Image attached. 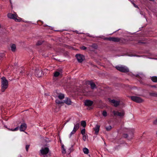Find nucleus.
Wrapping results in <instances>:
<instances>
[{
    "mask_svg": "<svg viewBox=\"0 0 157 157\" xmlns=\"http://www.w3.org/2000/svg\"><path fill=\"white\" fill-rule=\"evenodd\" d=\"M1 91L4 92L8 86V82L6 78L3 77L1 78Z\"/></svg>",
    "mask_w": 157,
    "mask_h": 157,
    "instance_id": "1",
    "label": "nucleus"
},
{
    "mask_svg": "<svg viewBox=\"0 0 157 157\" xmlns=\"http://www.w3.org/2000/svg\"><path fill=\"white\" fill-rule=\"evenodd\" d=\"M115 68L118 70L122 72H127L129 71L128 68L124 66H116Z\"/></svg>",
    "mask_w": 157,
    "mask_h": 157,
    "instance_id": "2",
    "label": "nucleus"
},
{
    "mask_svg": "<svg viewBox=\"0 0 157 157\" xmlns=\"http://www.w3.org/2000/svg\"><path fill=\"white\" fill-rule=\"evenodd\" d=\"M17 16L16 13L12 14L9 13L7 14V17L8 18L14 19L16 21H19L20 20L17 18Z\"/></svg>",
    "mask_w": 157,
    "mask_h": 157,
    "instance_id": "3",
    "label": "nucleus"
},
{
    "mask_svg": "<svg viewBox=\"0 0 157 157\" xmlns=\"http://www.w3.org/2000/svg\"><path fill=\"white\" fill-rule=\"evenodd\" d=\"M131 98L132 100L137 103H141L143 101V100L141 98L137 96H131Z\"/></svg>",
    "mask_w": 157,
    "mask_h": 157,
    "instance_id": "4",
    "label": "nucleus"
},
{
    "mask_svg": "<svg viewBox=\"0 0 157 157\" xmlns=\"http://www.w3.org/2000/svg\"><path fill=\"white\" fill-rule=\"evenodd\" d=\"M79 123H77L76 124H74V127L72 131L71 132L70 135V137L72 134L75 133L76 131L79 128Z\"/></svg>",
    "mask_w": 157,
    "mask_h": 157,
    "instance_id": "5",
    "label": "nucleus"
},
{
    "mask_svg": "<svg viewBox=\"0 0 157 157\" xmlns=\"http://www.w3.org/2000/svg\"><path fill=\"white\" fill-rule=\"evenodd\" d=\"M104 40L115 42H119L120 40V39L119 38L115 37H106L104 39Z\"/></svg>",
    "mask_w": 157,
    "mask_h": 157,
    "instance_id": "6",
    "label": "nucleus"
},
{
    "mask_svg": "<svg viewBox=\"0 0 157 157\" xmlns=\"http://www.w3.org/2000/svg\"><path fill=\"white\" fill-rule=\"evenodd\" d=\"M75 56L77 58L78 61L79 63L82 62L85 59L84 56L80 54H77Z\"/></svg>",
    "mask_w": 157,
    "mask_h": 157,
    "instance_id": "7",
    "label": "nucleus"
},
{
    "mask_svg": "<svg viewBox=\"0 0 157 157\" xmlns=\"http://www.w3.org/2000/svg\"><path fill=\"white\" fill-rule=\"evenodd\" d=\"M113 113L114 115H117L121 117H123L125 114L124 111H123L120 112L118 111H113Z\"/></svg>",
    "mask_w": 157,
    "mask_h": 157,
    "instance_id": "8",
    "label": "nucleus"
},
{
    "mask_svg": "<svg viewBox=\"0 0 157 157\" xmlns=\"http://www.w3.org/2000/svg\"><path fill=\"white\" fill-rule=\"evenodd\" d=\"M49 151V149L48 147H42L40 150L41 154L43 155L47 154Z\"/></svg>",
    "mask_w": 157,
    "mask_h": 157,
    "instance_id": "9",
    "label": "nucleus"
},
{
    "mask_svg": "<svg viewBox=\"0 0 157 157\" xmlns=\"http://www.w3.org/2000/svg\"><path fill=\"white\" fill-rule=\"evenodd\" d=\"M109 102H111L113 105L115 107H117L120 104V101H116L115 100H111L110 99H109Z\"/></svg>",
    "mask_w": 157,
    "mask_h": 157,
    "instance_id": "10",
    "label": "nucleus"
},
{
    "mask_svg": "<svg viewBox=\"0 0 157 157\" xmlns=\"http://www.w3.org/2000/svg\"><path fill=\"white\" fill-rule=\"evenodd\" d=\"M42 75V71L41 69L36 70L35 72V75L36 76L40 77Z\"/></svg>",
    "mask_w": 157,
    "mask_h": 157,
    "instance_id": "11",
    "label": "nucleus"
},
{
    "mask_svg": "<svg viewBox=\"0 0 157 157\" xmlns=\"http://www.w3.org/2000/svg\"><path fill=\"white\" fill-rule=\"evenodd\" d=\"M27 128V125L25 123L22 124L20 127L21 131H24Z\"/></svg>",
    "mask_w": 157,
    "mask_h": 157,
    "instance_id": "12",
    "label": "nucleus"
},
{
    "mask_svg": "<svg viewBox=\"0 0 157 157\" xmlns=\"http://www.w3.org/2000/svg\"><path fill=\"white\" fill-rule=\"evenodd\" d=\"M100 127V125L97 124L96 125L95 127L93 128V129L95 131V134L97 135L98 133Z\"/></svg>",
    "mask_w": 157,
    "mask_h": 157,
    "instance_id": "13",
    "label": "nucleus"
},
{
    "mask_svg": "<svg viewBox=\"0 0 157 157\" xmlns=\"http://www.w3.org/2000/svg\"><path fill=\"white\" fill-rule=\"evenodd\" d=\"M93 104V102L89 100H86L85 102V105L87 106H91Z\"/></svg>",
    "mask_w": 157,
    "mask_h": 157,
    "instance_id": "14",
    "label": "nucleus"
},
{
    "mask_svg": "<svg viewBox=\"0 0 157 157\" xmlns=\"http://www.w3.org/2000/svg\"><path fill=\"white\" fill-rule=\"evenodd\" d=\"M134 130L133 129H127V132H128L129 133V134L131 136V138H132V137L133 134V132Z\"/></svg>",
    "mask_w": 157,
    "mask_h": 157,
    "instance_id": "15",
    "label": "nucleus"
},
{
    "mask_svg": "<svg viewBox=\"0 0 157 157\" xmlns=\"http://www.w3.org/2000/svg\"><path fill=\"white\" fill-rule=\"evenodd\" d=\"M64 102L68 105H71V99L68 98H67Z\"/></svg>",
    "mask_w": 157,
    "mask_h": 157,
    "instance_id": "16",
    "label": "nucleus"
},
{
    "mask_svg": "<svg viewBox=\"0 0 157 157\" xmlns=\"http://www.w3.org/2000/svg\"><path fill=\"white\" fill-rule=\"evenodd\" d=\"M89 82L92 89H93L96 88V85L94 83L91 82Z\"/></svg>",
    "mask_w": 157,
    "mask_h": 157,
    "instance_id": "17",
    "label": "nucleus"
},
{
    "mask_svg": "<svg viewBox=\"0 0 157 157\" xmlns=\"http://www.w3.org/2000/svg\"><path fill=\"white\" fill-rule=\"evenodd\" d=\"M58 98L60 99H62L64 98V95L63 94L60 93L58 95Z\"/></svg>",
    "mask_w": 157,
    "mask_h": 157,
    "instance_id": "18",
    "label": "nucleus"
},
{
    "mask_svg": "<svg viewBox=\"0 0 157 157\" xmlns=\"http://www.w3.org/2000/svg\"><path fill=\"white\" fill-rule=\"evenodd\" d=\"M83 151L84 153L85 154H88L89 153V150L86 147H85L83 148Z\"/></svg>",
    "mask_w": 157,
    "mask_h": 157,
    "instance_id": "19",
    "label": "nucleus"
},
{
    "mask_svg": "<svg viewBox=\"0 0 157 157\" xmlns=\"http://www.w3.org/2000/svg\"><path fill=\"white\" fill-rule=\"evenodd\" d=\"M151 80L155 82H157V76H153L151 78Z\"/></svg>",
    "mask_w": 157,
    "mask_h": 157,
    "instance_id": "20",
    "label": "nucleus"
},
{
    "mask_svg": "<svg viewBox=\"0 0 157 157\" xmlns=\"http://www.w3.org/2000/svg\"><path fill=\"white\" fill-rule=\"evenodd\" d=\"M81 124L83 127H85L86 125V122L85 121H81Z\"/></svg>",
    "mask_w": 157,
    "mask_h": 157,
    "instance_id": "21",
    "label": "nucleus"
},
{
    "mask_svg": "<svg viewBox=\"0 0 157 157\" xmlns=\"http://www.w3.org/2000/svg\"><path fill=\"white\" fill-rule=\"evenodd\" d=\"M16 45L14 44H13L11 46V49L12 51H14L16 49Z\"/></svg>",
    "mask_w": 157,
    "mask_h": 157,
    "instance_id": "22",
    "label": "nucleus"
},
{
    "mask_svg": "<svg viewBox=\"0 0 157 157\" xmlns=\"http://www.w3.org/2000/svg\"><path fill=\"white\" fill-rule=\"evenodd\" d=\"M56 102L57 104H62L64 103V102L62 101H60L58 99H57L56 100Z\"/></svg>",
    "mask_w": 157,
    "mask_h": 157,
    "instance_id": "23",
    "label": "nucleus"
},
{
    "mask_svg": "<svg viewBox=\"0 0 157 157\" xmlns=\"http://www.w3.org/2000/svg\"><path fill=\"white\" fill-rule=\"evenodd\" d=\"M150 95L153 97H157V93H150Z\"/></svg>",
    "mask_w": 157,
    "mask_h": 157,
    "instance_id": "24",
    "label": "nucleus"
},
{
    "mask_svg": "<svg viewBox=\"0 0 157 157\" xmlns=\"http://www.w3.org/2000/svg\"><path fill=\"white\" fill-rule=\"evenodd\" d=\"M88 138V136L87 134L83 135L82 139L84 141H85Z\"/></svg>",
    "mask_w": 157,
    "mask_h": 157,
    "instance_id": "25",
    "label": "nucleus"
},
{
    "mask_svg": "<svg viewBox=\"0 0 157 157\" xmlns=\"http://www.w3.org/2000/svg\"><path fill=\"white\" fill-rule=\"evenodd\" d=\"M19 128V127H17L15 128L14 129H10L9 128H8V129L10 130V131H16Z\"/></svg>",
    "mask_w": 157,
    "mask_h": 157,
    "instance_id": "26",
    "label": "nucleus"
},
{
    "mask_svg": "<svg viewBox=\"0 0 157 157\" xmlns=\"http://www.w3.org/2000/svg\"><path fill=\"white\" fill-rule=\"evenodd\" d=\"M102 114L103 116L105 117L107 116V113L105 110H104L103 111Z\"/></svg>",
    "mask_w": 157,
    "mask_h": 157,
    "instance_id": "27",
    "label": "nucleus"
},
{
    "mask_svg": "<svg viewBox=\"0 0 157 157\" xmlns=\"http://www.w3.org/2000/svg\"><path fill=\"white\" fill-rule=\"evenodd\" d=\"M60 73L59 72L56 71L55 72L54 74V76L56 77H58Z\"/></svg>",
    "mask_w": 157,
    "mask_h": 157,
    "instance_id": "28",
    "label": "nucleus"
},
{
    "mask_svg": "<svg viewBox=\"0 0 157 157\" xmlns=\"http://www.w3.org/2000/svg\"><path fill=\"white\" fill-rule=\"evenodd\" d=\"M62 153L63 154H65L66 153V151L65 149L64 148L63 145L62 146Z\"/></svg>",
    "mask_w": 157,
    "mask_h": 157,
    "instance_id": "29",
    "label": "nucleus"
},
{
    "mask_svg": "<svg viewBox=\"0 0 157 157\" xmlns=\"http://www.w3.org/2000/svg\"><path fill=\"white\" fill-rule=\"evenodd\" d=\"M91 47L94 49H97L98 48L97 45L95 44H93Z\"/></svg>",
    "mask_w": 157,
    "mask_h": 157,
    "instance_id": "30",
    "label": "nucleus"
},
{
    "mask_svg": "<svg viewBox=\"0 0 157 157\" xmlns=\"http://www.w3.org/2000/svg\"><path fill=\"white\" fill-rule=\"evenodd\" d=\"M129 1L131 2V3L136 8L138 9H139V8L138 7V6L137 5H136L131 0H129Z\"/></svg>",
    "mask_w": 157,
    "mask_h": 157,
    "instance_id": "31",
    "label": "nucleus"
},
{
    "mask_svg": "<svg viewBox=\"0 0 157 157\" xmlns=\"http://www.w3.org/2000/svg\"><path fill=\"white\" fill-rule=\"evenodd\" d=\"M112 128V127L111 126H109L106 127L107 131H109Z\"/></svg>",
    "mask_w": 157,
    "mask_h": 157,
    "instance_id": "32",
    "label": "nucleus"
},
{
    "mask_svg": "<svg viewBox=\"0 0 157 157\" xmlns=\"http://www.w3.org/2000/svg\"><path fill=\"white\" fill-rule=\"evenodd\" d=\"M81 133L82 135H85V129H82L81 131Z\"/></svg>",
    "mask_w": 157,
    "mask_h": 157,
    "instance_id": "33",
    "label": "nucleus"
},
{
    "mask_svg": "<svg viewBox=\"0 0 157 157\" xmlns=\"http://www.w3.org/2000/svg\"><path fill=\"white\" fill-rule=\"evenodd\" d=\"M144 76V75L143 74H139V75H137L136 76V77H140V78L143 77Z\"/></svg>",
    "mask_w": 157,
    "mask_h": 157,
    "instance_id": "34",
    "label": "nucleus"
},
{
    "mask_svg": "<svg viewBox=\"0 0 157 157\" xmlns=\"http://www.w3.org/2000/svg\"><path fill=\"white\" fill-rule=\"evenodd\" d=\"M42 43V41H39L37 42L36 43V45H40Z\"/></svg>",
    "mask_w": 157,
    "mask_h": 157,
    "instance_id": "35",
    "label": "nucleus"
},
{
    "mask_svg": "<svg viewBox=\"0 0 157 157\" xmlns=\"http://www.w3.org/2000/svg\"><path fill=\"white\" fill-rule=\"evenodd\" d=\"M29 145H26L25 148H26V151H28V150L29 148Z\"/></svg>",
    "mask_w": 157,
    "mask_h": 157,
    "instance_id": "36",
    "label": "nucleus"
},
{
    "mask_svg": "<svg viewBox=\"0 0 157 157\" xmlns=\"http://www.w3.org/2000/svg\"><path fill=\"white\" fill-rule=\"evenodd\" d=\"M81 49L83 50H85L86 49V48L85 46H82L81 47Z\"/></svg>",
    "mask_w": 157,
    "mask_h": 157,
    "instance_id": "37",
    "label": "nucleus"
},
{
    "mask_svg": "<svg viewBox=\"0 0 157 157\" xmlns=\"http://www.w3.org/2000/svg\"><path fill=\"white\" fill-rule=\"evenodd\" d=\"M153 123L154 124L157 125V119L154 121L153 122Z\"/></svg>",
    "mask_w": 157,
    "mask_h": 157,
    "instance_id": "38",
    "label": "nucleus"
},
{
    "mask_svg": "<svg viewBox=\"0 0 157 157\" xmlns=\"http://www.w3.org/2000/svg\"><path fill=\"white\" fill-rule=\"evenodd\" d=\"M123 136L124 138H127L128 137V135L126 134H124L123 135Z\"/></svg>",
    "mask_w": 157,
    "mask_h": 157,
    "instance_id": "39",
    "label": "nucleus"
},
{
    "mask_svg": "<svg viewBox=\"0 0 157 157\" xmlns=\"http://www.w3.org/2000/svg\"><path fill=\"white\" fill-rule=\"evenodd\" d=\"M138 43L139 44H144V42L140 41H139Z\"/></svg>",
    "mask_w": 157,
    "mask_h": 157,
    "instance_id": "40",
    "label": "nucleus"
},
{
    "mask_svg": "<svg viewBox=\"0 0 157 157\" xmlns=\"http://www.w3.org/2000/svg\"><path fill=\"white\" fill-rule=\"evenodd\" d=\"M87 36H89V37H93V36H90V35H89V34H88L87 35Z\"/></svg>",
    "mask_w": 157,
    "mask_h": 157,
    "instance_id": "41",
    "label": "nucleus"
},
{
    "mask_svg": "<svg viewBox=\"0 0 157 157\" xmlns=\"http://www.w3.org/2000/svg\"><path fill=\"white\" fill-rule=\"evenodd\" d=\"M18 157H22L21 155H19L18 156Z\"/></svg>",
    "mask_w": 157,
    "mask_h": 157,
    "instance_id": "42",
    "label": "nucleus"
},
{
    "mask_svg": "<svg viewBox=\"0 0 157 157\" xmlns=\"http://www.w3.org/2000/svg\"><path fill=\"white\" fill-rule=\"evenodd\" d=\"M152 86L154 87H155V86Z\"/></svg>",
    "mask_w": 157,
    "mask_h": 157,
    "instance_id": "43",
    "label": "nucleus"
},
{
    "mask_svg": "<svg viewBox=\"0 0 157 157\" xmlns=\"http://www.w3.org/2000/svg\"><path fill=\"white\" fill-rule=\"evenodd\" d=\"M1 27V24H0V28Z\"/></svg>",
    "mask_w": 157,
    "mask_h": 157,
    "instance_id": "44",
    "label": "nucleus"
}]
</instances>
